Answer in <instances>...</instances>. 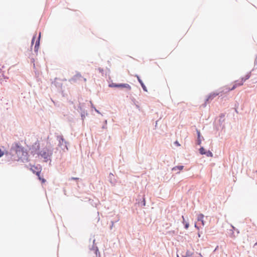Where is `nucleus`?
<instances>
[{
    "mask_svg": "<svg viewBox=\"0 0 257 257\" xmlns=\"http://www.w3.org/2000/svg\"><path fill=\"white\" fill-rule=\"evenodd\" d=\"M204 215L202 214H200L198 216V221H201L202 219H203Z\"/></svg>",
    "mask_w": 257,
    "mask_h": 257,
    "instance_id": "9b49d317",
    "label": "nucleus"
},
{
    "mask_svg": "<svg viewBox=\"0 0 257 257\" xmlns=\"http://www.w3.org/2000/svg\"><path fill=\"white\" fill-rule=\"evenodd\" d=\"M109 86L113 87H118V84L112 83L111 84L109 85Z\"/></svg>",
    "mask_w": 257,
    "mask_h": 257,
    "instance_id": "ddd939ff",
    "label": "nucleus"
},
{
    "mask_svg": "<svg viewBox=\"0 0 257 257\" xmlns=\"http://www.w3.org/2000/svg\"><path fill=\"white\" fill-rule=\"evenodd\" d=\"M40 38V34L39 35V38H38V40H37V41L36 42V44H35V50L36 51H38V48H39V46Z\"/></svg>",
    "mask_w": 257,
    "mask_h": 257,
    "instance_id": "0eeeda50",
    "label": "nucleus"
},
{
    "mask_svg": "<svg viewBox=\"0 0 257 257\" xmlns=\"http://www.w3.org/2000/svg\"><path fill=\"white\" fill-rule=\"evenodd\" d=\"M41 156L46 160H48L50 156L49 153L47 151H42L40 153Z\"/></svg>",
    "mask_w": 257,
    "mask_h": 257,
    "instance_id": "20e7f679",
    "label": "nucleus"
},
{
    "mask_svg": "<svg viewBox=\"0 0 257 257\" xmlns=\"http://www.w3.org/2000/svg\"><path fill=\"white\" fill-rule=\"evenodd\" d=\"M183 168H184L183 166H176V167H174L173 168V170H174V171H177V170L181 171V170H182L183 169Z\"/></svg>",
    "mask_w": 257,
    "mask_h": 257,
    "instance_id": "6e6552de",
    "label": "nucleus"
},
{
    "mask_svg": "<svg viewBox=\"0 0 257 257\" xmlns=\"http://www.w3.org/2000/svg\"><path fill=\"white\" fill-rule=\"evenodd\" d=\"M201 221L202 224L203 225H204V222L203 219H202Z\"/></svg>",
    "mask_w": 257,
    "mask_h": 257,
    "instance_id": "5701e85b",
    "label": "nucleus"
},
{
    "mask_svg": "<svg viewBox=\"0 0 257 257\" xmlns=\"http://www.w3.org/2000/svg\"><path fill=\"white\" fill-rule=\"evenodd\" d=\"M175 144H176L177 146H180V144L179 143L178 141H176L175 142Z\"/></svg>",
    "mask_w": 257,
    "mask_h": 257,
    "instance_id": "6ab92c4d",
    "label": "nucleus"
},
{
    "mask_svg": "<svg viewBox=\"0 0 257 257\" xmlns=\"http://www.w3.org/2000/svg\"><path fill=\"white\" fill-rule=\"evenodd\" d=\"M182 219H183V223L185 225V223H186L187 222L185 221V219L183 216H182Z\"/></svg>",
    "mask_w": 257,
    "mask_h": 257,
    "instance_id": "aec40b11",
    "label": "nucleus"
},
{
    "mask_svg": "<svg viewBox=\"0 0 257 257\" xmlns=\"http://www.w3.org/2000/svg\"><path fill=\"white\" fill-rule=\"evenodd\" d=\"M61 140H62V142H63V141H64V139H63L62 138H61Z\"/></svg>",
    "mask_w": 257,
    "mask_h": 257,
    "instance_id": "393cba45",
    "label": "nucleus"
},
{
    "mask_svg": "<svg viewBox=\"0 0 257 257\" xmlns=\"http://www.w3.org/2000/svg\"><path fill=\"white\" fill-rule=\"evenodd\" d=\"M198 235L199 237H200V234L199 233H198Z\"/></svg>",
    "mask_w": 257,
    "mask_h": 257,
    "instance_id": "a878e982",
    "label": "nucleus"
},
{
    "mask_svg": "<svg viewBox=\"0 0 257 257\" xmlns=\"http://www.w3.org/2000/svg\"><path fill=\"white\" fill-rule=\"evenodd\" d=\"M4 155V152L0 149V158L3 156Z\"/></svg>",
    "mask_w": 257,
    "mask_h": 257,
    "instance_id": "dca6fc26",
    "label": "nucleus"
},
{
    "mask_svg": "<svg viewBox=\"0 0 257 257\" xmlns=\"http://www.w3.org/2000/svg\"><path fill=\"white\" fill-rule=\"evenodd\" d=\"M219 94V92H212L210 94V95L208 96L207 99H206L207 101H209L210 100H212L214 97L217 96Z\"/></svg>",
    "mask_w": 257,
    "mask_h": 257,
    "instance_id": "7ed1b4c3",
    "label": "nucleus"
},
{
    "mask_svg": "<svg viewBox=\"0 0 257 257\" xmlns=\"http://www.w3.org/2000/svg\"><path fill=\"white\" fill-rule=\"evenodd\" d=\"M199 152L202 155H205V153L206 152V151H205V150L204 149V148L203 147H201L200 149H199Z\"/></svg>",
    "mask_w": 257,
    "mask_h": 257,
    "instance_id": "1a4fd4ad",
    "label": "nucleus"
},
{
    "mask_svg": "<svg viewBox=\"0 0 257 257\" xmlns=\"http://www.w3.org/2000/svg\"><path fill=\"white\" fill-rule=\"evenodd\" d=\"M141 86H142V88H143V90H144V91H147V88H146V86L145 85V84H144V83H142V84H141Z\"/></svg>",
    "mask_w": 257,
    "mask_h": 257,
    "instance_id": "4468645a",
    "label": "nucleus"
},
{
    "mask_svg": "<svg viewBox=\"0 0 257 257\" xmlns=\"http://www.w3.org/2000/svg\"><path fill=\"white\" fill-rule=\"evenodd\" d=\"M200 132H198V138L200 137Z\"/></svg>",
    "mask_w": 257,
    "mask_h": 257,
    "instance_id": "4be33fe9",
    "label": "nucleus"
},
{
    "mask_svg": "<svg viewBox=\"0 0 257 257\" xmlns=\"http://www.w3.org/2000/svg\"><path fill=\"white\" fill-rule=\"evenodd\" d=\"M250 77L249 74L246 75L244 77H243L233 83V85L231 88L227 87V86L224 87V90L226 92H228L235 89L236 87L243 85L244 82Z\"/></svg>",
    "mask_w": 257,
    "mask_h": 257,
    "instance_id": "f257e3e1",
    "label": "nucleus"
},
{
    "mask_svg": "<svg viewBox=\"0 0 257 257\" xmlns=\"http://www.w3.org/2000/svg\"><path fill=\"white\" fill-rule=\"evenodd\" d=\"M118 87L125 88L128 90L131 89V86L128 84H118Z\"/></svg>",
    "mask_w": 257,
    "mask_h": 257,
    "instance_id": "39448f33",
    "label": "nucleus"
},
{
    "mask_svg": "<svg viewBox=\"0 0 257 257\" xmlns=\"http://www.w3.org/2000/svg\"><path fill=\"white\" fill-rule=\"evenodd\" d=\"M36 175L38 177L39 179L41 181L42 183H45L46 182V180L40 176V171H38L37 172H36Z\"/></svg>",
    "mask_w": 257,
    "mask_h": 257,
    "instance_id": "423d86ee",
    "label": "nucleus"
},
{
    "mask_svg": "<svg viewBox=\"0 0 257 257\" xmlns=\"http://www.w3.org/2000/svg\"><path fill=\"white\" fill-rule=\"evenodd\" d=\"M35 169L38 170L37 167L35 166H32L31 168V170L33 171V173H36V172H35Z\"/></svg>",
    "mask_w": 257,
    "mask_h": 257,
    "instance_id": "f8f14e48",
    "label": "nucleus"
},
{
    "mask_svg": "<svg viewBox=\"0 0 257 257\" xmlns=\"http://www.w3.org/2000/svg\"><path fill=\"white\" fill-rule=\"evenodd\" d=\"M14 149L17 154H19V153H23L24 151V148L18 144H16L15 145Z\"/></svg>",
    "mask_w": 257,
    "mask_h": 257,
    "instance_id": "f03ea898",
    "label": "nucleus"
},
{
    "mask_svg": "<svg viewBox=\"0 0 257 257\" xmlns=\"http://www.w3.org/2000/svg\"><path fill=\"white\" fill-rule=\"evenodd\" d=\"M35 38H36V36H34L33 38V39L32 40V44H33Z\"/></svg>",
    "mask_w": 257,
    "mask_h": 257,
    "instance_id": "a211bd4d",
    "label": "nucleus"
},
{
    "mask_svg": "<svg viewBox=\"0 0 257 257\" xmlns=\"http://www.w3.org/2000/svg\"><path fill=\"white\" fill-rule=\"evenodd\" d=\"M254 245H257V242L254 244Z\"/></svg>",
    "mask_w": 257,
    "mask_h": 257,
    "instance_id": "bb28decb",
    "label": "nucleus"
},
{
    "mask_svg": "<svg viewBox=\"0 0 257 257\" xmlns=\"http://www.w3.org/2000/svg\"><path fill=\"white\" fill-rule=\"evenodd\" d=\"M137 79L139 81V82H140V83L141 84H142V83H143L142 80L141 79V78H140V77L139 76H137Z\"/></svg>",
    "mask_w": 257,
    "mask_h": 257,
    "instance_id": "2eb2a0df",
    "label": "nucleus"
},
{
    "mask_svg": "<svg viewBox=\"0 0 257 257\" xmlns=\"http://www.w3.org/2000/svg\"><path fill=\"white\" fill-rule=\"evenodd\" d=\"M205 155H206L207 157H212L213 156L212 153L210 151H206Z\"/></svg>",
    "mask_w": 257,
    "mask_h": 257,
    "instance_id": "9d476101",
    "label": "nucleus"
},
{
    "mask_svg": "<svg viewBox=\"0 0 257 257\" xmlns=\"http://www.w3.org/2000/svg\"><path fill=\"white\" fill-rule=\"evenodd\" d=\"M189 226V224L188 222H186V223L185 224V228L187 229L188 228Z\"/></svg>",
    "mask_w": 257,
    "mask_h": 257,
    "instance_id": "f3484780",
    "label": "nucleus"
},
{
    "mask_svg": "<svg viewBox=\"0 0 257 257\" xmlns=\"http://www.w3.org/2000/svg\"><path fill=\"white\" fill-rule=\"evenodd\" d=\"M78 178H75V177H72L71 178V180H78Z\"/></svg>",
    "mask_w": 257,
    "mask_h": 257,
    "instance_id": "412c9836",
    "label": "nucleus"
},
{
    "mask_svg": "<svg viewBox=\"0 0 257 257\" xmlns=\"http://www.w3.org/2000/svg\"><path fill=\"white\" fill-rule=\"evenodd\" d=\"M195 227L197 228L198 229H199V227L197 226L196 224H195Z\"/></svg>",
    "mask_w": 257,
    "mask_h": 257,
    "instance_id": "b1692460",
    "label": "nucleus"
}]
</instances>
